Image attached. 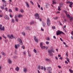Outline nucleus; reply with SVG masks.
Segmentation results:
<instances>
[{
  "instance_id": "f257e3e1",
  "label": "nucleus",
  "mask_w": 73,
  "mask_h": 73,
  "mask_svg": "<svg viewBox=\"0 0 73 73\" xmlns=\"http://www.w3.org/2000/svg\"><path fill=\"white\" fill-rule=\"evenodd\" d=\"M62 33L63 34V35H65V34L62 32V31H61L59 30H58L56 33V35L58 36V35H61Z\"/></svg>"
},
{
  "instance_id": "f03ea898",
  "label": "nucleus",
  "mask_w": 73,
  "mask_h": 73,
  "mask_svg": "<svg viewBox=\"0 0 73 73\" xmlns=\"http://www.w3.org/2000/svg\"><path fill=\"white\" fill-rule=\"evenodd\" d=\"M48 53L50 54V56H53V54H52V52L53 53L54 52V51H53V49L51 50H48Z\"/></svg>"
},
{
  "instance_id": "7ed1b4c3",
  "label": "nucleus",
  "mask_w": 73,
  "mask_h": 73,
  "mask_svg": "<svg viewBox=\"0 0 73 73\" xmlns=\"http://www.w3.org/2000/svg\"><path fill=\"white\" fill-rule=\"evenodd\" d=\"M6 3H3V4L2 6L1 7V8L2 10H4V7H6Z\"/></svg>"
},
{
  "instance_id": "20e7f679",
  "label": "nucleus",
  "mask_w": 73,
  "mask_h": 73,
  "mask_svg": "<svg viewBox=\"0 0 73 73\" xmlns=\"http://www.w3.org/2000/svg\"><path fill=\"white\" fill-rule=\"evenodd\" d=\"M47 24L48 26H49L50 25V21L48 18L47 19Z\"/></svg>"
},
{
  "instance_id": "39448f33",
  "label": "nucleus",
  "mask_w": 73,
  "mask_h": 73,
  "mask_svg": "<svg viewBox=\"0 0 73 73\" xmlns=\"http://www.w3.org/2000/svg\"><path fill=\"white\" fill-rule=\"evenodd\" d=\"M18 41L19 42H20V45H23V43L22 42V40H21V39H20V38H18Z\"/></svg>"
},
{
  "instance_id": "423d86ee",
  "label": "nucleus",
  "mask_w": 73,
  "mask_h": 73,
  "mask_svg": "<svg viewBox=\"0 0 73 73\" xmlns=\"http://www.w3.org/2000/svg\"><path fill=\"white\" fill-rule=\"evenodd\" d=\"M1 27H2V25H0V30L4 31V29H5L4 26H3L2 28Z\"/></svg>"
},
{
  "instance_id": "0eeeda50",
  "label": "nucleus",
  "mask_w": 73,
  "mask_h": 73,
  "mask_svg": "<svg viewBox=\"0 0 73 73\" xmlns=\"http://www.w3.org/2000/svg\"><path fill=\"white\" fill-rule=\"evenodd\" d=\"M35 16L36 17V19H39V15L38 13H36L35 14Z\"/></svg>"
},
{
  "instance_id": "6e6552de",
  "label": "nucleus",
  "mask_w": 73,
  "mask_h": 73,
  "mask_svg": "<svg viewBox=\"0 0 73 73\" xmlns=\"http://www.w3.org/2000/svg\"><path fill=\"white\" fill-rule=\"evenodd\" d=\"M4 18L5 20H9V17H8L7 15H5L4 16Z\"/></svg>"
},
{
  "instance_id": "1a4fd4ad",
  "label": "nucleus",
  "mask_w": 73,
  "mask_h": 73,
  "mask_svg": "<svg viewBox=\"0 0 73 73\" xmlns=\"http://www.w3.org/2000/svg\"><path fill=\"white\" fill-rule=\"evenodd\" d=\"M47 70L48 71H51L52 70V68L50 67H47Z\"/></svg>"
},
{
  "instance_id": "9d476101",
  "label": "nucleus",
  "mask_w": 73,
  "mask_h": 73,
  "mask_svg": "<svg viewBox=\"0 0 73 73\" xmlns=\"http://www.w3.org/2000/svg\"><path fill=\"white\" fill-rule=\"evenodd\" d=\"M34 39L35 40V41L36 42H38V39H37V38H36V36H34Z\"/></svg>"
},
{
  "instance_id": "9b49d317",
  "label": "nucleus",
  "mask_w": 73,
  "mask_h": 73,
  "mask_svg": "<svg viewBox=\"0 0 73 73\" xmlns=\"http://www.w3.org/2000/svg\"><path fill=\"white\" fill-rule=\"evenodd\" d=\"M40 45L42 49H44V48H43V46H42V45H43V42H41L40 43Z\"/></svg>"
},
{
  "instance_id": "f8f14e48",
  "label": "nucleus",
  "mask_w": 73,
  "mask_h": 73,
  "mask_svg": "<svg viewBox=\"0 0 73 73\" xmlns=\"http://www.w3.org/2000/svg\"><path fill=\"white\" fill-rule=\"evenodd\" d=\"M20 46V44H17V45H15V47L16 49H17L18 47H19Z\"/></svg>"
},
{
  "instance_id": "ddd939ff",
  "label": "nucleus",
  "mask_w": 73,
  "mask_h": 73,
  "mask_svg": "<svg viewBox=\"0 0 73 73\" xmlns=\"http://www.w3.org/2000/svg\"><path fill=\"white\" fill-rule=\"evenodd\" d=\"M25 3L26 5V7L27 8H29V5L28 4V3L27 2H25Z\"/></svg>"
},
{
  "instance_id": "4468645a",
  "label": "nucleus",
  "mask_w": 73,
  "mask_h": 73,
  "mask_svg": "<svg viewBox=\"0 0 73 73\" xmlns=\"http://www.w3.org/2000/svg\"><path fill=\"white\" fill-rule=\"evenodd\" d=\"M73 2H70V4L69 5V7H70L71 8H72V5H73Z\"/></svg>"
},
{
  "instance_id": "2eb2a0df",
  "label": "nucleus",
  "mask_w": 73,
  "mask_h": 73,
  "mask_svg": "<svg viewBox=\"0 0 73 73\" xmlns=\"http://www.w3.org/2000/svg\"><path fill=\"white\" fill-rule=\"evenodd\" d=\"M23 72L26 73L27 71V68H24L23 69Z\"/></svg>"
},
{
  "instance_id": "dca6fc26",
  "label": "nucleus",
  "mask_w": 73,
  "mask_h": 73,
  "mask_svg": "<svg viewBox=\"0 0 73 73\" xmlns=\"http://www.w3.org/2000/svg\"><path fill=\"white\" fill-rule=\"evenodd\" d=\"M25 29H26V30H31V29H30V27H25Z\"/></svg>"
},
{
  "instance_id": "f3484780",
  "label": "nucleus",
  "mask_w": 73,
  "mask_h": 73,
  "mask_svg": "<svg viewBox=\"0 0 73 73\" xmlns=\"http://www.w3.org/2000/svg\"><path fill=\"white\" fill-rule=\"evenodd\" d=\"M8 62L9 64L12 63V61L11 60V59H10L8 60Z\"/></svg>"
},
{
  "instance_id": "a211bd4d",
  "label": "nucleus",
  "mask_w": 73,
  "mask_h": 73,
  "mask_svg": "<svg viewBox=\"0 0 73 73\" xmlns=\"http://www.w3.org/2000/svg\"><path fill=\"white\" fill-rule=\"evenodd\" d=\"M13 35L12 34L11 35V36H10V40L11 39H13Z\"/></svg>"
},
{
  "instance_id": "6ab92c4d",
  "label": "nucleus",
  "mask_w": 73,
  "mask_h": 73,
  "mask_svg": "<svg viewBox=\"0 0 73 73\" xmlns=\"http://www.w3.org/2000/svg\"><path fill=\"white\" fill-rule=\"evenodd\" d=\"M19 68L17 66L16 68L15 69V70H16L17 71H19Z\"/></svg>"
},
{
  "instance_id": "aec40b11",
  "label": "nucleus",
  "mask_w": 73,
  "mask_h": 73,
  "mask_svg": "<svg viewBox=\"0 0 73 73\" xmlns=\"http://www.w3.org/2000/svg\"><path fill=\"white\" fill-rule=\"evenodd\" d=\"M23 17V15L21 14H20L18 16V17H19V18H20V17Z\"/></svg>"
},
{
  "instance_id": "412c9836",
  "label": "nucleus",
  "mask_w": 73,
  "mask_h": 73,
  "mask_svg": "<svg viewBox=\"0 0 73 73\" xmlns=\"http://www.w3.org/2000/svg\"><path fill=\"white\" fill-rule=\"evenodd\" d=\"M45 60L46 61H50V60L48 58H46L45 59Z\"/></svg>"
},
{
  "instance_id": "4be33fe9",
  "label": "nucleus",
  "mask_w": 73,
  "mask_h": 73,
  "mask_svg": "<svg viewBox=\"0 0 73 73\" xmlns=\"http://www.w3.org/2000/svg\"><path fill=\"white\" fill-rule=\"evenodd\" d=\"M42 25L43 27H45V25H46V23H43Z\"/></svg>"
},
{
  "instance_id": "5701e85b",
  "label": "nucleus",
  "mask_w": 73,
  "mask_h": 73,
  "mask_svg": "<svg viewBox=\"0 0 73 73\" xmlns=\"http://www.w3.org/2000/svg\"><path fill=\"white\" fill-rule=\"evenodd\" d=\"M66 15L67 17H69V18H70V15L67 14V15Z\"/></svg>"
},
{
  "instance_id": "b1692460",
  "label": "nucleus",
  "mask_w": 73,
  "mask_h": 73,
  "mask_svg": "<svg viewBox=\"0 0 73 73\" xmlns=\"http://www.w3.org/2000/svg\"><path fill=\"white\" fill-rule=\"evenodd\" d=\"M1 53L3 55V56H5V53H4V52H1Z\"/></svg>"
},
{
  "instance_id": "393cba45",
  "label": "nucleus",
  "mask_w": 73,
  "mask_h": 73,
  "mask_svg": "<svg viewBox=\"0 0 73 73\" xmlns=\"http://www.w3.org/2000/svg\"><path fill=\"white\" fill-rule=\"evenodd\" d=\"M22 34L24 36H25V32H23L22 33Z\"/></svg>"
},
{
  "instance_id": "a878e982",
  "label": "nucleus",
  "mask_w": 73,
  "mask_h": 73,
  "mask_svg": "<svg viewBox=\"0 0 73 73\" xmlns=\"http://www.w3.org/2000/svg\"><path fill=\"white\" fill-rule=\"evenodd\" d=\"M69 71L71 73H73V70H71L70 69H69Z\"/></svg>"
},
{
  "instance_id": "bb28decb",
  "label": "nucleus",
  "mask_w": 73,
  "mask_h": 73,
  "mask_svg": "<svg viewBox=\"0 0 73 73\" xmlns=\"http://www.w3.org/2000/svg\"><path fill=\"white\" fill-rule=\"evenodd\" d=\"M64 12H65V13H66V15H67L68 14V12L65 10H64Z\"/></svg>"
},
{
  "instance_id": "cd10ccee",
  "label": "nucleus",
  "mask_w": 73,
  "mask_h": 73,
  "mask_svg": "<svg viewBox=\"0 0 73 73\" xmlns=\"http://www.w3.org/2000/svg\"><path fill=\"white\" fill-rule=\"evenodd\" d=\"M12 21L11 22L12 23H15V21H14V19H11Z\"/></svg>"
},
{
  "instance_id": "c85d7f7f",
  "label": "nucleus",
  "mask_w": 73,
  "mask_h": 73,
  "mask_svg": "<svg viewBox=\"0 0 73 73\" xmlns=\"http://www.w3.org/2000/svg\"><path fill=\"white\" fill-rule=\"evenodd\" d=\"M20 11L21 12V13H23V12H24V11L22 9H21L20 10Z\"/></svg>"
},
{
  "instance_id": "c756f323",
  "label": "nucleus",
  "mask_w": 73,
  "mask_h": 73,
  "mask_svg": "<svg viewBox=\"0 0 73 73\" xmlns=\"http://www.w3.org/2000/svg\"><path fill=\"white\" fill-rule=\"evenodd\" d=\"M40 69H41V70H43V69H44V67L43 66H40Z\"/></svg>"
},
{
  "instance_id": "7c9ffc66",
  "label": "nucleus",
  "mask_w": 73,
  "mask_h": 73,
  "mask_svg": "<svg viewBox=\"0 0 73 73\" xmlns=\"http://www.w3.org/2000/svg\"><path fill=\"white\" fill-rule=\"evenodd\" d=\"M41 68V66H40V65L38 67V69H40Z\"/></svg>"
},
{
  "instance_id": "2f4dec72",
  "label": "nucleus",
  "mask_w": 73,
  "mask_h": 73,
  "mask_svg": "<svg viewBox=\"0 0 73 73\" xmlns=\"http://www.w3.org/2000/svg\"><path fill=\"white\" fill-rule=\"evenodd\" d=\"M28 56L30 57H31V55L29 53V51H28Z\"/></svg>"
},
{
  "instance_id": "473e14b6",
  "label": "nucleus",
  "mask_w": 73,
  "mask_h": 73,
  "mask_svg": "<svg viewBox=\"0 0 73 73\" xmlns=\"http://www.w3.org/2000/svg\"><path fill=\"white\" fill-rule=\"evenodd\" d=\"M8 11V12H12V10L10 9H9Z\"/></svg>"
},
{
  "instance_id": "72a5a7b5",
  "label": "nucleus",
  "mask_w": 73,
  "mask_h": 73,
  "mask_svg": "<svg viewBox=\"0 0 73 73\" xmlns=\"http://www.w3.org/2000/svg\"><path fill=\"white\" fill-rule=\"evenodd\" d=\"M30 3H31V4H33V5H34V3H33V2H32V1H30Z\"/></svg>"
},
{
  "instance_id": "f704fd0d",
  "label": "nucleus",
  "mask_w": 73,
  "mask_h": 73,
  "mask_svg": "<svg viewBox=\"0 0 73 73\" xmlns=\"http://www.w3.org/2000/svg\"><path fill=\"white\" fill-rule=\"evenodd\" d=\"M2 37H3V38H6V37L5 36H4V35H2Z\"/></svg>"
},
{
  "instance_id": "c9c22d12",
  "label": "nucleus",
  "mask_w": 73,
  "mask_h": 73,
  "mask_svg": "<svg viewBox=\"0 0 73 73\" xmlns=\"http://www.w3.org/2000/svg\"><path fill=\"white\" fill-rule=\"evenodd\" d=\"M34 52L35 53H37V51L36 50H35V49H34Z\"/></svg>"
},
{
  "instance_id": "e433bc0d",
  "label": "nucleus",
  "mask_w": 73,
  "mask_h": 73,
  "mask_svg": "<svg viewBox=\"0 0 73 73\" xmlns=\"http://www.w3.org/2000/svg\"><path fill=\"white\" fill-rule=\"evenodd\" d=\"M52 4H55V0H54L52 1Z\"/></svg>"
},
{
  "instance_id": "4c0bfd02",
  "label": "nucleus",
  "mask_w": 73,
  "mask_h": 73,
  "mask_svg": "<svg viewBox=\"0 0 73 73\" xmlns=\"http://www.w3.org/2000/svg\"><path fill=\"white\" fill-rule=\"evenodd\" d=\"M15 20L16 21V22H17L18 21V19H17V18H15Z\"/></svg>"
},
{
  "instance_id": "58836bf2",
  "label": "nucleus",
  "mask_w": 73,
  "mask_h": 73,
  "mask_svg": "<svg viewBox=\"0 0 73 73\" xmlns=\"http://www.w3.org/2000/svg\"><path fill=\"white\" fill-rule=\"evenodd\" d=\"M2 1L4 2V3H6V1H5L4 0H2Z\"/></svg>"
},
{
  "instance_id": "ea45409f",
  "label": "nucleus",
  "mask_w": 73,
  "mask_h": 73,
  "mask_svg": "<svg viewBox=\"0 0 73 73\" xmlns=\"http://www.w3.org/2000/svg\"><path fill=\"white\" fill-rule=\"evenodd\" d=\"M52 29H55V26H53L52 27Z\"/></svg>"
},
{
  "instance_id": "a19ab883",
  "label": "nucleus",
  "mask_w": 73,
  "mask_h": 73,
  "mask_svg": "<svg viewBox=\"0 0 73 73\" xmlns=\"http://www.w3.org/2000/svg\"><path fill=\"white\" fill-rule=\"evenodd\" d=\"M73 19V17H70V20H72Z\"/></svg>"
},
{
  "instance_id": "79ce46f5",
  "label": "nucleus",
  "mask_w": 73,
  "mask_h": 73,
  "mask_svg": "<svg viewBox=\"0 0 73 73\" xmlns=\"http://www.w3.org/2000/svg\"><path fill=\"white\" fill-rule=\"evenodd\" d=\"M15 10L16 11H18V8H15Z\"/></svg>"
},
{
  "instance_id": "37998d69",
  "label": "nucleus",
  "mask_w": 73,
  "mask_h": 73,
  "mask_svg": "<svg viewBox=\"0 0 73 73\" xmlns=\"http://www.w3.org/2000/svg\"><path fill=\"white\" fill-rule=\"evenodd\" d=\"M5 10H6V11H8V9H7V8L6 7L5 8Z\"/></svg>"
},
{
  "instance_id": "c03bdc74",
  "label": "nucleus",
  "mask_w": 73,
  "mask_h": 73,
  "mask_svg": "<svg viewBox=\"0 0 73 73\" xmlns=\"http://www.w3.org/2000/svg\"><path fill=\"white\" fill-rule=\"evenodd\" d=\"M65 64H68V62L66 60L65 61Z\"/></svg>"
},
{
  "instance_id": "a18cd8bd",
  "label": "nucleus",
  "mask_w": 73,
  "mask_h": 73,
  "mask_svg": "<svg viewBox=\"0 0 73 73\" xmlns=\"http://www.w3.org/2000/svg\"><path fill=\"white\" fill-rule=\"evenodd\" d=\"M56 52H58V48L56 49Z\"/></svg>"
},
{
  "instance_id": "49530a36",
  "label": "nucleus",
  "mask_w": 73,
  "mask_h": 73,
  "mask_svg": "<svg viewBox=\"0 0 73 73\" xmlns=\"http://www.w3.org/2000/svg\"><path fill=\"white\" fill-rule=\"evenodd\" d=\"M22 48H23V49H24L25 48V47H24V46H22Z\"/></svg>"
},
{
  "instance_id": "de8ad7c7",
  "label": "nucleus",
  "mask_w": 73,
  "mask_h": 73,
  "mask_svg": "<svg viewBox=\"0 0 73 73\" xmlns=\"http://www.w3.org/2000/svg\"><path fill=\"white\" fill-rule=\"evenodd\" d=\"M70 3V2L69 1H68L66 2V3H67V4H69V3Z\"/></svg>"
},
{
  "instance_id": "09e8293b",
  "label": "nucleus",
  "mask_w": 73,
  "mask_h": 73,
  "mask_svg": "<svg viewBox=\"0 0 73 73\" xmlns=\"http://www.w3.org/2000/svg\"><path fill=\"white\" fill-rule=\"evenodd\" d=\"M44 71H46V68L45 67H44Z\"/></svg>"
},
{
  "instance_id": "8fccbe9b",
  "label": "nucleus",
  "mask_w": 73,
  "mask_h": 73,
  "mask_svg": "<svg viewBox=\"0 0 73 73\" xmlns=\"http://www.w3.org/2000/svg\"><path fill=\"white\" fill-rule=\"evenodd\" d=\"M46 44H49V42H46Z\"/></svg>"
},
{
  "instance_id": "3c124183",
  "label": "nucleus",
  "mask_w": 73,
  "mask_h": 73,
  "mask_svg": "<svg viewBox=\"0 0 73 73\" xmlns=\"http://www.w3.org/2000/svg\"><path fill=\"white\" fill-rule=\"evenodd\" d=\"M15 19H17V16H16V15H15Z\"/></svg>"
},
{
  "instance_id": "603ef678",
  "label": "nucleus",
  "mask_w": 73,
  "mask_h": 73,
  "mask_svg": "<svg viewBox=\"0 0 73 73\" xmlns=\"http://www.w3.org/2000/svg\"><path fill=\"white\" fill-rule=\"evenodd\" d=\"M0 17H3V15H0Z\"/></svg>"
},
{
  "instance_id": "864d4df0",
  "label": "nucleus",
  "mask_w": 73,
  "mask_h": 73,
  "mask_svg": "<svg viewBox=\"0 0 73 73\" xmlns=\"http://www.w3.org/2000/svg\"><path fill=\"white\" fill-rule=\"evenodd\" d=\"M38 20H39L40 21H42L41 20V19H40V18H39V19H38Z\"/></svg>"
},
{
  "instance_id": "5fc2aeb1",
  "label": "nucleus",
  "mask_w": 73,
  "mask_h": 73,
  "mask_svg": "<svg viewBox=\"0 0 73 73\" xmlns=\"http://www.w3.org/2000/svg\"><path fill=\"white\" fill-rule=\"evenodd\" d=\"M58 10L59 11H61V9L60 8H58Z\"/></svg>"
},
{
  "instance_id": "6e6d98bb",
  "label": "nucleus",
  "mask_w": 73,
  "mask_h": 73,
  "mask_svg": "<svg viewBox=\"0 0 73 73\" xmlns=\"http://www.w3.org/2000/svg\"><path fill=\"white\" fill-rule=\"evenodd\" d=\"M60 25H61V26H62L63 25L61 23H60Z\"/></svg>"
},
{
  "instance_id": "4d7b16f0",
  "label": "nucleus",
  "mask_w": 73,
  "mask_h": 73,
  "mask_svg": "<svg viewBox=\"0 0 73 73\" xmlns=\"http://www.w3.org/2000/svg\"><path fill=\"white\" fill-rule=\"evenodd\" d=\"M60 60H62V57H60Z\"/></svg>"
},
{
  "instance_id": "13d9d810",
  "label": "nucleus",
  "mask_w": 73,
  "mask_h": 73,
  "mask_svg": "<svg viewBox=\"0 0 73 73\" xmlns=\"http://www.w3.org/2000/svg\"><path fill=\"white\" fill-rule=\"evenodd\" d=\"M58 67L59 68H61V66H58Z\"/></svg>"
},
{
  "instance_id": "bf43d9fd",
  "label": "nucleus",
  "mask_w": 73,
  "mask_h": 73,
  "mask_svg": "<svg viewBox=\"0 0 73 73\" xmlns=\"http://www.w3.org/2000/svg\"><path fill=\"white\" fill-rule=\"evenodd\" d=\"M67 61H68V62H70V61H69V59H67Z\"/></svg>"
},
{
  "instance_id": "052dcab7",
  "label": "nucleus",
  "mask_w": 73,
  "mask_h": 73,
  "mask_svg": "<svg viewBox=\"0 0 73 73\" xmlns=\"http://www.w3.org/2000/svg\"><path fill=\"white\" fill-rule=\"evenodd\" d=\"M60 12L59 11H58L57 12V13H59V14H60Z\"/></svg>"
},
{
  "instance_id": "680f3d73",
  "label": "nucleus",
  "mask_w": 73,
  "mask_h": 73,
  "mask_svg": "<svg viewBox=\"0 0 73 73\" xmlns=\"http://www.w3.org/2000/svg\"><path fill=\"white\" fill-rule=\"evenodd\" d=\"M10 17H12V15H10Z\"/></svg>"
},
{
  "instance_id": "e2e57ef3",
  "label": "nucleus",
  "mask_w": 73,
  "mask_h": 73,
  "mask_svg": "<svg viewBox=\"0 0 73 73\" xmlns=\"http://www.w3.org/2000/svg\"><path fill=\"white\" fill-rule=\"evenodd\" d=\"M68 52H67L66 53V56H68Z\"/></svg>"
},
{
  "instance_id": "0e129e2a",
  "label": "nucleus",
  "mask_w": 73,
  "mask_h": 73,
  "mask_svg": "<svg viewBox=\"0 0 73 73\" xmlns=\"http://www.w3.org/2000/svg\"><path fill=\"white\" fill-rule=\"evenodd\" d=\"M71 38L72 40H73V37L72 36H71Z\"/></svg>"
},
{
  "instance_id": "69168bd1",
  "label": "nucleus",
  "mask_w": 73,
  "mask_h": 73,
  "mask_svg": "<svg viewBox=\"0 0 73 73\" xmlns=\"http://www.w3.org/2000/svg\"><path fill=\"white\" fill-rule=\"evenodd\" d=\"M49 71L48 73H52V72H50V71Z\"/></svg>"
},
{
  "instance_id": "338daca9",
  "label": "nucleus",
  "mask_w": 73,
  "mask_h": 73,
  "mask_svg": "<svg viewBox=\"0 0 73 73\" xmlns=\"http://www.w3.org/2000/svg\"><path fill=\"white\" fill-rule=\"evenodd\" d=\"M47 40H49L50 39H49V38H48L47 39Z\"/></svg>"
},
{
  "instance_id": "774afa93",
  "label": "nucleus",
  "mask_w": 73,
  "mask_h": 73,
  "mask_svg": "<svg viewBox=\"0 0 73 73\" xmlns=\"http://www.w3.org/2000/svg\"><path fill=\"white\" fill-rule=\"evenodd\" d=\"M63 44H64V45H66V43L64 42H63Z\"/></svg>"
}]
</instances>
